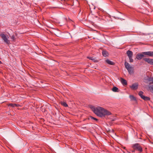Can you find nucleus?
I'll use <instances>...</instances> for the list:
<instances>
[{"mask_svg":"<svg viewBox=\"0 0 153 153\" xmlns=\"http://www.w3.org/2000/svg\"><path fill=\"white\" fill-rule=\"evenodd\" d=\"M89 107L98 116L103 117L105 115H109L111 113L109 111L100 106L95 107L92 105H90Z\"/></svg>","mask_w":153,"mask_h":153,"instance_id":"f257e3e1","label":"nucleus"},{"mask_svg":"<svg viewBox=\"0 0 153 153\" xmlns=\"http://www.w3.org/2000/svg\"><path fill=\"white\" fill-rule=\"evenodd\" d=\"M125 66L129 74H131L133 73V67L131 66L128 62H125Z\"/></svg>","mask_w":153,"mask_h":153,"instance_id":"f03ea898","label":"nucleus"},{"mask_svg":"<svg viewBox=\"0 0 153 153\" xmlns=\"http://www.w3.org/2000/svg\"><path fill=\"white\" fill-rule=\"evenodd\" d=\"M0 36L1 37L4 42L7 45H9L10 44V41L8 39L9 37L8 36L3 33L0 34Z\"/></svg>","mask_w":153,"mask_h":153,"instance_id":"7ed1b4c3","label":"nucleus"},{"mask_svg":"<svg viewBox=\"0 0 153 153\" xmlns=\"http://www.w3.org/2000/svg\"><path fill=\"white\" fill-rule=\"evenodd\" d=\"M133 148L134 149H136L140 152L142 151V148L139 144L138 143L135 144L133 145Z\"/></svg>","mask_w":153,"mask_h":153,"instance_id":"20e7f679","label":"nucleus"},{"mask_svg":"<svg viewBox=\"0 0 153 153\" xmlns=\"http://www.w3.org/2000/svg\"><path fill=\"white\" fill-rule=\"evenodd\" d=\"M127 54L128 56L129 59V62H133V60L132 59L133 53L130 50H128L127 52Z\"/></svg>","mask_w":153,"mask_h":153,"instance_id":"39448f33","label":"nucleus"},{"mask_svg":"<svg viewBox=\"0 0 153 153\" xmlns=\"http://www.w3.org/2000/svg\"><path fill=\"white\" fill-rule=\"evenodd\" d=\"M143 92L142 91H140L139 92L138 94L142 99L145 101L149 100L150 98L148 97H146L143 95Z\"/></svg>","mask_w":153,"mask_h":153,"instance_id":"423d86ee","label":"nucleus"},{"mask_svg":"<svg viewBox=\"0 0 153 153\" xmlns=\"http://www.w3.org/2000/svg\"><path fill=\"white\" fill-rule=\"evenodd\" d=\"M144 82L146 83H153V78L147 76L145 77Z\"/></svg>","mask_w":153,"mask_h":153,"instance_id":"0eeeda50","label":"nucleus"},{"mask_svg":"<svg viewBox=\"0 0 153 153\" xmlns=\"http://www.w3.org/2000/svg\"><path fill=\"white\" fill-rule=\"evenodd\" d=\"M138 86V84L137 83H135L131 85L130 86V87L134 90L137 89Z\"/></svg>","mask_w":153,"mask_h":153,"instance_id":"6e6552de","label":"nucleus"},{"mask_svg":"<svg viewBox=\"0 0 153 153\" xmlns=\"http://www.w3.org/2000/svg\"><path fill=\"white\" fill-rule=\"evenodd\" d=\"M143 53L144 55L149 56H153V51H147L143 52Z\"/></svg>","mask_w":153,"mask_h":153,"instance_id":"1a4fd4ad","label":"nucleus"},{"mask_svg":"<svg viewBox=\"0 0 153 153\" xmlns=\"http://www.w3.org/2000/svg\"><path fill=\"white\" fill-rule=\"evenodd\" d=\"M144 60L148 63L151 65H153V59L149 58H145Z\"/></svg>","mask_w":153,"mask_h":153,"instance_id":"9d476101","label":"nucleus"},{"mask_svg":"<svg viewBox=\"0 0 153 153\" xmlns=\"http://www.w3.org/2000/svg\"><path fill=\"white\" fill-rule=\"evenodd\" d=\"M144 56L143 54L141 53H138L136 56V58L138 60H140Z\"/></svg>","mask_w":153,"mask_h":153,"instance_id":"9b49d317","label":"nucleus"},{"mask_svg":"<svg viewBox=\"0 0 153 153\" xmlns=\"http://www.w3.org/2000/svg\"><path fill=\"white\" fill-rule=\"evenodd\" d=\"M148 90L153 94V85H149L148 86Z\"/></svg>","mask_w":153,"mask_h":153,"instance_id":"f8f14e48","label":"nucleus"},{"mask_svg":"<svg viewBox=\"0 0 153 153\" xmlns=\"http://www.w3.org/2000/svg\"><path fill=\"white\" fill-rule=\"evenodd\" d=\"M102 54L104 57H106L108 56V53L106 51H103L102 52Z\"/></svg>","mask_w":153,"mask_h":153,"instance_id":"ddd939ff","label":"nucleus"},{"mask_svg":"<svg viewBox=\"0 0 153 153\" xmlns=\"http://www.w3.org/2000/svg\"><path fill=\"white\" fill-rule=\"evenodd\" d=\"M121 82L122 83L123 85H127V82L126 80L122 78L121 79Z\"/></svg>","mask_w":153,"mask_h":153,"instance_id":"4468645a","label":"nucleus"},{"mask_svg":"<svg viewBox=\"0 0 153 153\" xmlns=\"http://www.w3.org/2000/svg\"><path fill=\"white\" fill-rule=\"evenodd\" d=\"M105 62L108 64L110 65H114V63L113 62L110 61L108 59H107L105 60Z\"/></svg>","mask_w":153,"mask_h":153,"instance_id":"2eb2a0df","label":"nucleus"},{"mask_svg":"<svg viewBox=\"0 0 153 153\" xmlns=\"http://www.w3.org/2000/svg\"><path fill=\"white\" fill-rule=\"evenodd\" d=\"M112 91H114V92H118V88H117V87H113V88H112Z\"/></svg>","mask_w":153,"mask_h":153,"instance_id":"dca6fc26","label":"nucleus"},{"mask_svg":"<svg viewBox=\"0 0 153 153\" xmlns=\"http://www.w3.org/2000/svg\"><path fill=\"white\" fill-rule=\"evenodd\" d=\"M129 98L131 100H134L135 101H136V98L133 95H130L129 96Z\"/></svg>","mask_w":153,"mask_h":153,"instance_id":"f3484780","label":"nucleus"},{"mask_svg":"<svg viewBox=\"0 0 153 153\" xmlns=\"http://www.w3.org/2000/svg\"><path fill=\"white\" fill-rule=\"evenodd\" d=\"M61 103L62 105L63 106H64L65 107H67L68 106V105L65 102H61Z\"/></svg>","mask_w":153,"mask_h":153,"instance_id":"a211bd4d","label":"nucleus"},{"mask_svg":"<svg viewBox=\"0 0 153 153\" xmlns=\"http://www.w3.org/2000/svg\"><path fill=\"white\" fill-rule=\"evenodd\" d=\"M8 106H11L12 107H15L17 106L15 104L10 103L8 105Z\"/></svg>","mask_w":153,"mask_h":153,"instance_id":"6ab92c4d","label":"nucleus"},{"mask_svg":"<svg viewBox=\"0 0 153 153\" xmlns=\"http://www.w3.org/2000/svg\"><path fill=\"white\" fill-rule=\"evenodd\" d=\"M88 59H90L96 62V61L95 60V59L93 58V57H88Z\"/></svg>","mask_w":153,"mask_h":153,"instance_id":"aec40b11","label":"nucleus"},{"mask_svg":"<svg viewBox=\"0 0 153 153\" xmlns=\"http://www.w3.org/2000/svg\"><path fill=\"white\" fill-rule=\"evenodd\" d=\"M91 118L92 119H94L95 120H97V118H94V117H91Z\"/></svg>","mask_w":153,"mask_h":153,"instance_id":"412c9836","label":"nucleus"},{"mask_svg":"<svg viewBox=\"0 0 153 153\" xmlns=\"http://www.w3.org/2000/svg\"><path fill=\"white\" fill-rule=\"evenodd\" d=\"M11 39L13 40H14L15 39L14 36H12L11 37Z\"/></svg>","mask_w":153,"mask_h":153,"instance_id":"4be33fe9","label":"nucleus"},{"mask_svg":"<svg viewBox=\"0 0 153 153\" xmlns=\"http://www.w3.org/2000/svg\"><path fill=\"white\" fill-rule=\"evenodd\" d=\"M2 62H1L0 60V64H2Z\"/></svg>","mask_w":153,"mask_h":153,"instance_id":"5701e85b","label":"nucleus"},{"mask_svg":"<svg viewBox=\"0 0 153 153\" xmlns=\"http://www.w3.org/2000/svg\"><path fill=\"white\" fill-rule=\"evenodd\" d=\"M123 149H126V147H124L123 148Z\"/></svg>","mask_w":153,"mask_h":153,"instance_id":"b1692460","label":"nucleus"}]
</instances>
